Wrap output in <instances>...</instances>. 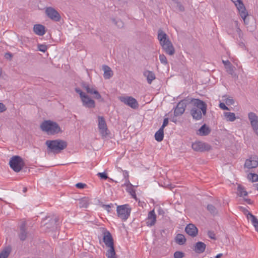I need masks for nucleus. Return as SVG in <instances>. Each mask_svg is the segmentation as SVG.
Listing matches in <instances>:
<instances>
[{"mask_svg": "<svg viewBox=\"0 0 258 258\" xmlns=\"http://www.w3.org/2000/svg\"><path fill=\"white\" fill-rule=\"evenodd\" d=\"M192 105L190 114L194 119L198 120L202 118V113L206 115L207 105L203 101L199 99H192L190 102Z\"/></svg>", "mask_w": 258, "mask_h": 258, "instance_id": "f257e3e1", "label": "nucleus"}, {"mask_svg": "<svg viewBox=\"0 0 258 258\" xmlns=\"http://www.w3.org/2000/svg\"><path fill=\"white\" fill-rule=\"evenodd\" d=\"M158 39L162 46L163 51L169 55H173L175 53L174 47L170 41L167 35L161 29L158 32Z\"/></svg>", "mask_w": 258, "mask_h": 258, "instance_id": "f03ea898", "label": "nucleus"}, {"mask_svg": "<svg viewBox=\"0 0 258 258\" xmlns=\"http://www.w3.org/2000/svg\"><path fill=\"white\" fill-rule=\"evenodd\" d=\"M47 146L48 152L54 154H58L67 147V142L64 140L57 139L54 140H47L45 142Z\"/></svg>", "mask_w": 258, "mask_h": 258, "instance_id": "7ed1b4c3", "label": "nucleus"}, {"mask_svg": "<svg viewBox=\"0 0 258 258\" xmlns=\"http://www.w3.org/2000/svg\"><path fill=\"white\" fill-rule=\"evenodd\" d=\"M40 127L42 131L46 133L48 135H55L62 132L58 124L50 120L43 121Z\"/></svg>", "mask_w": 258, "mask_h": 258, "instance_id": "20e7f679", "label": "nucleus"}, {"mask_svg": "<svg viewBox=\"0 0 258 258\" xmlns=\"http://www.w3.org/2000/svg\"><path fill=\"white\" fill-rule=\"evenodd\" d=\"M24 162L23 159L19 156H14L10 160V167L15 172H20L24 166Z\"/></svg>", "mask_w": 258, "mask_h": 258, "instance_id": "39448f33", "label": "nucleus"}, {"mask_svg": "<svg viewBox=\"0 0 258 258\" xmlns=\"http://www.w3.org/2000/svg\"><path fill=\"white\" fill-rule=\"evenodd\" d=\"M116 211L118 217L122 220L125 221L130 215L131 209L128 205H123L118 206Z\"/></svg>", "mask_w": 258, "mask_h": 258, "instance_id": "423d86ee", "label": "nucleus"}, {"mask_svg": "<svg viewBox=\"0 0 258 258\" xmlns=\"http://www.w3.org/2000/svg\"><path fill=\"white\" fill-rule=\"evenodd\" d=\"M232 2L235 4L237 10L239 11L240 16L244 21V23H246V18L248 15V13L245 9L241 0H231Z\"/></svg>", "mask_w": 258, "mask_h": 258, "instance_id": "0eeeda50", "label": "nucleus"}, {"mask_svg": "<svg viewBox=\"0 0 258 258\" xmlns=\"http://www.w3.org/2000/svg\"><path fill=\"white\" fill-rule=\"evenodd\" d=\"M45 14L51 20L54 22H59L61 16L59 13L52 7H47L45 9Z\"/></svg>", "mask_w": 258, "mask_h": 258, "instance_id": "6e6552de", "label": "nucleus"}, {"mask_svg": "<svg viewBox=\"0 0 258 258\" xmlns=\"http://www.w3.org/2000/svg\"><path fill=\"white\" fill-rule=\"evenodd\" d=\"M119 100L121 102L133 109H137L139 107L138 101L132 96L120 97Z\"/></svg>", "mask_w": 258, "mask_h": 258, "instance_id": "1a4fd4ad", "label": "nucleus"}, {"mask_svg": "<svg viewBox=\"0 0 258 258\" xmlns=\"http://www.w3.org/2000/svg\"><path fill=\"white\" fill-rule=\"evenodd\" d=\"M82 86L84 89L86 90L87 93L93 95V97L97 99L101 98V96L99 92L96 89V88L93 86H90L87 83H83Z\"/></svg>", "mask_w": 258, "mask_h": 258, "instance_id": "9d476101", "label": "nucleus"}, {"mask_svg": "<svg viewBox=\"0 0 258 258\" xmlns=\"http://www.w3.org/2000/svg\"><path fill=\"white\" fill-rule=\"evenodd\" d=\"M248 118L253 131L258 136V116L255 113L250 112L248 114Z\"/></svg>", "mask_w": 258, "mask_h": 258, "instance_id": "9b49d317", "label": "nucleus"}, {"mask_svg": "<svg viewBox=\"0 0 258 258\" xmlns=\"http://www.w3.org/2000/svg\"><path fill=\"white\" fill-rule=\"evenodd\" d=\"M98 120L99 132L103 137H106L108 135L107 133L108 129L105 120L104 118L101 116H98Z\"/></svg>", "mask_w": 258, "mask_h": 258, "instance_id": "f8f14e48", "label": "nucleus"}, {"mask_svg": "<svg viewBox=\"0 0 258 258\" xmlns=\"http://www.w3.org/2000/svg\"><path fill=\"white\" fill-rule=\"evenodd\" d=\"M258 166V158L254 156L249 157L245 160L244 168L248 169L255 168Z\"/></svg>", "mask_w": 258, "mask_h": 258, "instance_id": "ddd939ff", "label": "nucleus"}, {"mask_svg": "<svg viewBox=\"0 0 258 258\" xmlns=\"http://www.w3.org/2000/svg\"><path fill=\"white\" fill-rule=\"evenodd\" d=\"M192 148L194 151L198 152H203L210 149V146L202 142H196L192 144Z\"/></svg>", "mask_w": 258, "mask_h": 258, "instance_id": "4468645a", "label": "nucleus"}, {"mask_svg": "<svg viewBox=\"0 0 258 258\" xmlns=\"http://www.w3.org/2000/svg\"><path fill=\"white\" fill-rule=\"evenodd\" d=\"M81 101L83 103V106L86 107L92 108H94L95 106V101L92 99L86 94L81 98Z\"/></svg>", "mask_w": 258, "mask_h": 258, "instance_id": "2eb2a0df", "label": "nucleus"}, {"mask_svg": "<svg viewBox=\"0 0 258 258\" xmlns=\"http://www.w3.org/2000/svg\"><path fill=\"white\" fill-rule=\"evenodd\" d=\"M27 223L23 221L20 226V231L18 236L21 241H24L27 237L28 233L26 230Z\"/></svg>", "mask_w": 258, "mask_h": 258, "instance_id": "dca6fc26", "label": "nucleus"}, {"mask_svg": "<svg viewBox=\"0 0 258 258\" xmlns=\"http://www.w3.org/2000/svg\"><path fill=\"white\" fill-rule=\"evenodd\" d=\"M103 242L107 247L114 246L113 239L111 234L108 231H105L104 233Z\"/></svg>", "mask_w": 258, "mask_h": 258, "instance_id": "f3484780", "label": "nucleus"}, {"mask_svg": "<svg viewBox=\"0 0 258 258\" xmlns=\"http://www.w3.org/2000/svg\"><path fill=\"white\" fill-rule=\"evenodd\" d=\"M156 222V215L154 210L150 211L148 215L146 224L148 226L151 227L155 225Z\"/></svg>", "mask_w": 258, "mask_h": 258, "instance_id": "a211bd4d", "label": "nucleus"}, {"mask_svg": "<svg viewBox=\"0 0 258 258\" xmlns=\"http://www.w3.org/2000/svg\"><path fill=\"white\" fill-rule=\"evenodd\" d=\"M185 231L187 234L192 237L196 236L198 232L197 228L192 224L187 225L185 228Z\"/></svg>", "mask_w": 258, "mask_h": 258, "instance_id": "6ab92c4d", "label": "nucleus"}, {"mask_svg": "<svg viewBox=\"0 0 258 258\" xmlns=\"http://www.w3.org/2000/svg\"><path fill=\"white\" fill-rule=\"evenodd\" d=\"M46 220L47 219L44 220L42 223V226L45 230L46 229H52L56 226V222L58 220L57 218H51L49 223L45 222Z\"/></svg>", "mask_w": 258, "mask_h": 258, "instance_id": "aec40b11", "label": "nucleus"}, {"mask_svg": "<svg viewBox=\"0 0 258 258\" xmlns=\"http://www.w3.org/2000/svg\"><path fill=\"white\" fill-rule=\"evenodd\" d=\"M185 104L183 101L179 102L175 108L174 114L176 116L181 115L185 111Z\"/></svg>", "mask_w": 258, "mask_h": 258, "instance_id": "412c9836", "label": "nucleus"}, {"mask_svg": "<svg viewBox=\"0 0 258 258\" xmlns=\"http://www.w3.org/2000/svg\"><path fill=\"white\" fill-rule=\"evenodd\" d=\"M206 248V245L203 242L199 241L194 245V251L197 253H203Z\"/></svg>", "mask_w": 258, "mask_h": 258, "instance_id": "4be33fe9", "label": "nucleus"}, {"mask_svg": "<svg viewBox=\"0 0 258 258\" xmlns=\"http://www.w3.org/2000/svg\"><path fill=\"white\" fill-rule=\"evenodd\" d=\"M33 31L39 36H43L45 33V27L41 24H36L34 26Z\"/></svg>", "mask_w": 258, "mask_h": 258, "instance_id": "5701e85b", "label": "nucleus"}, {"mask_svg": "<svg viewBox=\"0 0 258 258\" xmlns=\"http://www.w3.org/2000/svg\"><path fill=\"white\" fill-rule=\"evenodd\" d=\"M210 132V128L205 124L198 130L197 134L201 136H205L209 135Z\"/></svg>", "mask_w": 258, "mask_h": 258, "instance_id": "b1692460", "label": "nucleus"}, {"mask_svg": "<svg viewBox=\"0 0 258 258\" xmlns=\"http://www.w3.org/2000/svg\"><path fill=\"white\" fill-rule=\"evenodd\" d=\"M144 76L146 77L148 84H151L152 81L155 79V74L150 71H146L144 72Z\"/></svg>", "mask_w": 258, "mask_h": 258, "instance_id": "393cba45", "label": "nucleus"}, {"mask_svg": "<svg viewBox=\"0 0 258 258\" xmlns=\"http://www.w3.org/2000/svg\"><path fill=\"white\" fill-rule=\"evenodd\" d=\"M103 70L104 71L103 77L105 79H109L113 76V72L108 66H103Z\"/></svg>", "mask_w": 258, "mask_h": 258, "instance_id": "a878e982", "label": "nucleus"}, {"mask_svg": "<svg viewBox=\"0 0 258 258\" xmlns=\"http://www.w3.org/2000/svg\"><path fill=\"white\" fill-rule=\"evenodd\" d=\"M223 115L225 119L228 121L232 122L236 119L234 113L233 112H224L223 113Z\"/></svg>", "mask_w": 258, "mask_h": 258, "instance_id": "bb28decb", "label": "nucleus"}, {"mask_svg": "<svg viewBox=\"0 0 258 258\" xmlns=\"http://www.w3.org/2000/svg\"><path fill=\"white\" fill-rule=\"evenodd\" d=\"M12 248L10 246H7L0 253V258H8L9 256Z\"/></svg>", "mask_w": 258, "mask_h": 258, "instance_id": "cd10ccee", "label": "nucleus"}, {"mask_svg": "<svg viewBox=\"0 0 258 258\" xmlns=\"http://www.w3.org/2000/svg\"><path fill=\"white\" fill-rule=\"evenodd\" d=\"M175 240V242L179 245H183L186 242V238L185 236L182 234H177Z\"/></svg>", "mask_w": 258, "mask_h": 258, "instance_id": "c85d7f7f", "label": "nucleus"}, {"mask_svg": "<svg viewBox=\"0 0 258 258\" xmlns=\"http://www.w3.org/2000/svg\"><path fill=\"white\" fill-rule=\"evenodd\" d=\"M164 138V130L160 128L155 134V139L158 142H161Z\"/></svg>", "mask_w": 258, "mask_h": 258, "instance_id": "c756f323", "label": "nucleus"}, {"mask_svg": "<svg viewBox=\"0 0 258 258\" xmlns=\"http://www.w3.org/2000/svg\"><path fill=\"white\" fill-rule=\"evenodd\" d=\"M249 215L250 217V220L253 226L254 227L255 231L258 232V219L252 214H249Z\"/></svg>", "mask_w": 258, "mask_h": 258, "instance_id": "7c9ffc66", "label": "nucleus"}, {"mask_svg": "<svg viewBox=\"0 0 258 258\" xmlns=\"http://www.w3.org/2000/svg\"><path fill=\"white\" fill-rule=\"evenodd\" d=\"M109 249L107 251L106 256L108 258H116L115 251L114 246L109 247Z\"/></svg>", "mask_w": 258, "mask_h": 258, "instance_id": "2f4dec72", "label": "nucleus"}, {"mask_svg": "<svg viewBox=\"0 0 258 258\" xmlns=\"http://www.w3.org/2000/svg\"><path fill=\"white\" fill-rule=\"evenodd\" d=\"M238 195L240 197L246 196L247 195V191L245 190L244 188L241 186H238Z\"/></svg>", "mask_w": 258, "mask_h": 258, "instance_id": "473e14b6", "label": "nucleus"}, {"mask_svg": "<svg viewBox=\"0 0 258 258\" xmlns=\"http://www.w3.org/2000/svg\"><path fill=\"white\" fill-rule=\"evenodd\" d=\"M249 180L252 182H256L258 181V175L255 173H249L247 176Z\"/></svg>", "mask_w": 258, "mask_h": 258, "instance_id": "72a5a7b5", "label": "nucleus"}, {"mask_svg": "<svg viewBox=\"0 0 258 258\" xmlns=\"http://www.w3.org/2000/svg\"><path fill=\"white\" fill-rule=\"evenodd\" d=\"M112 22L114 23V25L117 26L118 28H122L123 26V22L120 20H116L115 19L112 18L111 19Z\"/></svg>", "mask_w": 258, "mask_h": 258, "instance_id": "f704fd0d", "label": "nucleus"}, {"mask_svg": "<svg viewBox=\"0 0 258 258\" xmlns=\"http://www.w3.org/2000/svg\"><path fill=\"white\" fill-rule=\"evenodd\" d=\"M207 210L213 215H215L217 213V209L212 205H208L207 206Z\"/></svg>", "mask_w": 258, "mask_h": 258, "instance_id": "c9c22d12", "label": "nucleus"}, {"mask_svg": "<svg viewBox=\"0 0 258 258\" xmlns=\"http://www.w3.org/2000/svg\"><path fill=\"white\" fill-rule=\"evenodd\" d=\"M38 50L45 52L47 49V46L45 44H38L37 45Z\"/></svg>", "mask_w": 258, "mask_h": 258, "instance_id": "e433bc0d", "label": "nucleus"}, {"mask_svg": "<svg viewBox=\"0 0 258 258\" xmlns=\"http://www.w3.org/2000/svg\"><path fill=\"white\" fill-rule=\"evenodd\" d=\"M184 256V253L181 251H177L174 253V258H182Z\"/></svg>", "mask_w": 258, "mask_h": 258, "instance_id": "4c0bfd02", "label": "nucleus"}, {"mask_svg": "<svg viewBox=\"0 0 258 258\" xmlns=\"http://www.w3.org/2000/svg\"><path fill=\"white\" fill-rule=\"evenodd\" d=\"M159 59L161 62L164 64H167L168 63L166 57L164 54H160L159 55Z\"/></svg>", "mask_w": 258, "mask_h": 258, "instance_id": "58836bf2", "label": "nucleus"}, {"mask_svg": "<svg viewBox=\"0 0 258 258\" xmlns=\"http://www.w3.org/2000/svg\"><path fill=\"white\" fill-rule=\"evenodd\" d=\"M226 69L227 72L230 75H233L234 71V67L231 64L230 65L227 66L226 67Z\"/></svg>", "mask_w": 258, "mask_h": 258, "instance_id": "ea45409f", "label": "nucleus"}, {"mask_svg": "<svg viewBox=\"0 0 258 258\" xmlns=\"http://www.w3.org/2000/svg\"><path fill=\"white\" fill-rule=\"evenodd\" d=\"M113 207L114 205L113 204H110L109 205H102V207L107 210L108 213H110L111 212V209Z\"/></svg>", "mask_w": 258, "mask_h": 258, "instance_id": "a19ab883", "label": "nucleus"}, {"mask_svg": "<svg viewBox=\"0 0 258 258\" xmlns=\"http://www.w3.org/2000/svg\"><path fill=\"white\" fill-rule=\"evenodd\" d=\"M225 103L227 105H233L234 104V100L232 99V97H228V98H227L225 100Z\"/></svg>", "mask_w": 258, "mask_h": 258, "instance_id": "79ce46f5", "label": "nucleus"}, {"mask_svg": "<svg viewBox=\"0 0 258 258\" xmlns=\"http://www.w3.org/2000/svg\"><path fill=\"white\" fill-rule=\"evenodd\" d=\"M241 209L242 211L247 216V218L248 220L250 219V217L249 216V214H252L251 213H250L246 208L243 207H241Z\"/></svg>", "mask_w": 258, "mask_h": 258, "instance_id": "37998d69", "label": "nucleus"}, {"mask_svg": "<svg viewBox=\"0 0 258 258\" xmlns=\"http://www.w3.org/2000/svg\"><path fill=\"white\" fill-rule=\"evenodd\" d=\"M97 175L99 176L101 179H107L108 178V176L105 172L98 173Z\"/></svg>", "mask_w": 258, "mask_h": 258, "instance_id": "c03bdc74", "label": "nucleus"}, {"mask_svg": "<svg viewBox=\"0 0 258 258\" xmlns=\"http://www.w3.org/2000/svg\"><path fill=\"white\" fill-rule=\"evenodd\" d=\"M86 186L87 185H86V184L83 183H81V182L77 183L76 184V187L78 188H80V189H83V188H85Z\"/></svg>", "mask_w": 258, "mask_h": 258, "instance_id": "a18cd8bd", "label": "nucleus"}, {"mask_svg": "<svg viewBox=\"0 0 258 258\" xmlns=\"http://www.w3.org/2000/svg\"><path fill=\"white\" fill-rule=\"evenodd\" d=\"M236 26V32L238 33L239 36L240 37L241 36V35L242 34V31L241 29L239 28V27L238 26V22L237 21H235Z\"/></svg>", "mask_w": 258, "mask_h": 258, "instance_id": "49530a36", "label": "nucleus"}, {"mask_svg": "<svg viewBox=\"0 0 258 258\" xmlns=\"http://www.w3.org/2000/svg\"><path fill=\"white\" fill-rule=\"evenodd\" d=\"M75 91L78 93V94H79L80 95V98L82 97L83 96H84L86 93L83 92L81 89H80L79 88H76L75 89Z\"/></svg>", "mask_w": 258, "mask_h": 258, "instance_id": "de8ad7c7", "label": "nucleus"}, {"mask_svg": "<svg viewBox=\"0 0 258 258\" xmlns=\"http://www.w3.org/2000/svg\"><path fill=\"white\" fill-rule=\"evenodd\" d=\"M219 107L223 110H230L229 108L228 107H227L225 105V103H220L219 104Z\"/></svg>", "mask_w": 258, "mask_h": 258, "instance_id": "09e8293b", "label": "nucleus"}, {"mask_svg": "<svg viewBox=\"0 0 258 258\" xmlns=\"http://www.w3.org/2000/svg\"><path fill=\"white\" fill-rule=\"evenodd\" d=\"M176 3L177 4V7L178 8L179 11H180V12H183L184 11V7L180 3L176 2Z\"/></svg>", "mask_w": 258, "mask_h": 258, "instance_id": "8fccbe9b", "label": "nucleus"}, {"mask_svg": "<svg viewBox=\"0 0 258 258\" xmlns=\"http://www.w3.org/2000/svg\"><path fill=\"white\" fill-rule=\"evenodd\" d=\"M168 118H165L164 119V120H163V124H162V125L161 126V127L160 128H162V129L164 130V127L167 125L168 123Z\"/></svg>", "mask_w": 258, "mask_h": 258, "instance_id": "3c124183", "label": "nucleus"}, {"mask_svg": "<svg viewBox=\"0 0 258 258\" xmlns=\"http://www.w3.org/2000/svg\"><path fill=\"white\" fill-rule=\"evenodd\" d=\"M208 235L210 238L216 239L215 234L213 232L209 231L208 233Z\"/></svg>", "mask_w": 258, "mask_h": 258, "instance_id": "603ef678", "label": "nucleus"}, {"mask_svg": "<svg viewBox=\"0 0 258 258\" xmlns=\"http://www.w3.org/2000/svg\"><path fill=\"white\" fill-rule=\"evenodd\" d=\"M6 110V107L5 105L2 103H0V112H3Z\"/></svg>", "mask_w": 258, "mask_h": 258, "instance_id": "864d4df0", "label": "nucleus"}, {"mask_svg": "<svg viewBox=\"0 0 258 258\" xmlns=\"http://www.w3.org/2000/svg\"><path fill=\"white\" fill-rule=\"evenodd\" d=\"M5 57L7 59H11L12 57H13V55L10 52H7L5 54Z\"/></svg>", "mask_w": 258, "mask_h": 258, "instance_id": "5fc2aeb1", "label": "nucleus"}, {"mask_svg": "<svg viewBox=\"0 0 258 258\" xmlns=\"http://www.w3.org/2000/svg\"><path fill=\"white\" fill-rule=\"evenodd\" d=\"M222 62H223V64H224V66H225V68L227 66H228L231 64V62L229 60H223Z\"/></svg>", "mask_w": 258, "mask_h": 258, "instance_id": "6e6d98bb", "label": "nucleus"}, {"mask_svg": "<svg viewBox=\"0 0 258 258\" xmlns=\"http://www.w3.org/2000/svg\"><path fill=\"white\" fill-rule=\"evenodd\" d=\"M129 185L132 186V184L130 183L128 179L126 178L125 179L124 183L123 184H122V186H128Z\"/></svg>", "mask_w": 258, "mask_h": 258, "instance_id": "4d7b16f0", "label": "nucleus"}, {"mask_svg": "<svg viewBox=\"0 0 258 258\" xmlns=\"http://www.w3.org/2000/svg\"><path fill=\"white\" fill-rule=\"evenodd\" d=\"M123 176H124V178H125V179L126 178L128 179V173L126 171H123Z\"/></svg>", "mask_w": 258, "mask_h": 258, "instance_id": "13d9d810", "label": "nucleus"}, {"mask_svg": "<svg viewBox=\"0 0 258 258\" xmlns=\"http://www.w3.org/2000/svg\"><path fill=\"white\" fill-rule=\"evenodd\" d=\"M222 253H219L215 256V258H220L222 256Z\"/></svg>", "mask_w": 258, "mask_h": 258, "instance_id": "bf43d9fd", "label": "nucleus"}, {"mask_svg": "<svg viewBox=\"0 0 258 258\" xmlns=\"http://www.w3.org/2000/svg\"><path fill=\"white\" fill-rule=\"evenodd\" d=\"M27 187H24L23 188V192H26L27 191Z\"/></svg>", "mask_w": 258, "mask_h": 258, "instance_id": "052dcab7", "label": "nucleus"}, {"mask_svg": "<svg viewBox=\"0 0 258 258\" xmlns=\"http://www.w3.org/2000/svg\"><path fill=\"white\" fill-rule=\"evenodd\" d=\"M246 201L247 202V203L250 204V199H246Z\"/></svg>", "mask_w": 258, "mask_h": 258, "instance_id": "680f3d73", "label": "nucleus"}, {"mask_svg": "<svg viewBox=\"0 0 258 258\" xmlns=\"http://www.w3.org/2000/svg\"><path fill=\"white\" fill-rule=\"evenodd\" d=\"M254 186L256 187L257 190H258V183L254 184Z\"/></svg>", "mask_w": 258, "mask_h": 258, "instance_id": "e2e57ef3", "label": "nucleus"}, {"mask_svg": "<svg viewBox=\"0 0 258 258\" xmlns=\"http://www.w3.org/2000/svg\"><path fill=\"white\" fill-rule=\"evenodd\" d=\"M241 47H243L244 46V44L243 43H241L239 44Z\"/></svg>", "mask_w": 258, "mask_h": 258, "instance_id": "0e129e2a", "label": "nucleus"}, {"mask_svg": "<svg viewBox=\"0 0 258 258\" xmlns=\"http://www.w3.org/2000/svg\"><path fill=\"white\" fill-rule=\"evenodd\" d=\"M80 207H84H84H86V206H84V204H83V205H80Z\"/></svg>", "mask_w": 258, "mask_h": 258, "instance_id": "69168bd1", "label": "nucleus"}, {"mask_svg": "<svg viewBox=\"0 0 258 258\" xmlns=\"http://www.w3.org/2000/svg\"><path fill=\"white\" fill-rule=\"evenodd\" d=\"M172 1L175 2V3L177 2V0H172Z\"/></svg>", "mask_w": 258, "mask_h": 258, "instance_id": "338daca9", "label": "nucleus"}, {"mask_svg": "<svg viewBox=\"0 0 258 258\" xmlns=\"http://www.w3.org/2000/svg\"><path fill=\"white\" fill-rule=\"evenodd\" d=\"M133 191V192L134 194H135V191H134L133 190V191Z\"/></svg>", "mask_w": 258, "mask_h": 258, "instance_id": "774afa93", "label": "nucleus"}]
</instances>
